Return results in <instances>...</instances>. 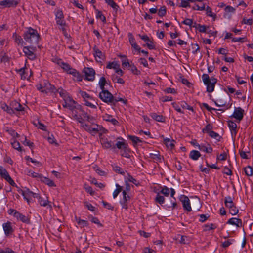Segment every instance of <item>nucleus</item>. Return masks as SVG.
I'll list each match as a JSON object with an SVG mask.
<instances>
[{
    "instance_id": "1",
    "label": "nucleus",
    "mask_w": 253,
    "mask_h": 253,
    "mask_svg": "<svg viewBox=\"0 0 253 253\" xmlns=\"http://www.w3.org/2000/svg\"><path fill=\"white\" fill-rule=\"evenodd\" d=\"M23 37L27 42L33 46L38 44L40 35L36 30L30 27L24 33Z\"/></svg>"
},
{
    "instance_id": "2",
    "label": "nucleus",
    "mask_w": 253,
    "mask_h": 253,
    "mask_svg": "<svg viewBox=\"0 0 253 253\" xmlns=\"http://www.w3.org/2000/svg\"><path fill=\"white\" fill-rule=\"evenodd\" d=\"M202 78L204 84L207 86V91L210 93L213 92L214 89L215 84L217 82V79L213 77L210 79L209 75L207 74H204L202 76Z\"/></svg>"
},
{
    "instance_id": "3",
    "label": "nucleus",
    "mask_w": 253,
    "mask_h": 253,
    "mask_svg": "<svg viewBox=\"0 0 253 253\" xmlns=\"http://www.w3.org/2000/svg\"><path fill=\"white\" fill-rule=\"evenodd\" d=\"M55 20L56 24L59 25V29L63 31L64 33H66L65 26L66 22L64 20V16L62 10L57 9L55 12Z\"/></svg>"
},
{
    "instance_id": "4",
    "label": "nucleus",
    "mask_w": 253,
    "mask_h": 253,
    "mask_svg": "<svg viewBox=\"0 0 253 253\" xmlns=\"http://www.w3.org/2000/svg\"><path fill=\"white\" fill-rule=\"evenodd\" d=\"M224 204L226 207L229 209L230 214L235 215L238 213L239 210L233 202V198L231 197H226L224 199Z\"/></svg>"
},
{
    "instance_id": "5",
    "label": "nucleus",
    "mask_w": 253,
    "mask_h": 253,
    "mask_svg": "<svg viewBox=\"0 0 253 253\" xmlns=\"http://www.w3.org/2000/svg\"><path fill=\"white\" fill-rule=\"evenodd\" d=\"M71 110L72 111V115L74 119L79 123L84 120L83 117L85 112L82 109L80 105L75 106Z\"/></svg>"
},
{
    "instance_id": "6",
    "label": "nucleus",
    "mask_w": 253,
    "mask_h": 253,
    "mask_svg": "<svg viewBox=\"0 0 253 253\" xmlns=\"http://www.w3.org/2000/svg\"><path fill=\"white\" fill-rule=\"evenodd\" d=\"M99 97L104 102L108 104H112L113 95L108 90H102L99 93Z\"/></svg>"
},
{
    "instance_id": "7",
    "label": "nucleus",
    "mask_w": 253,
    "mask_h": 253,
    "mask_svg": "<svg viewBox=\"0 0 253 253\" xmlns=\"http://www.w3.org/2000/svg\"><path fill=\"white\" fill-rule=\"evenodd\" d=\"M54 62L61 67L67 73L71 74L74 73L75 69H73L67 63L64 62L61 59H55Z\"/></svg>"
},
{
    "instance_id": "8",
    "label": "nucleus",
    "mask_w": 253,
    "mask_h": 253,
    "mask_svg": "<svg viewBox=\"0 0 253 253\" xmlns=\"http://www.w3.org/2000/svg\"><path fill=\"white\" fill-rule=\"evenodd\" d=\"M0 175L2 178L6 180L11 185H15V183L10 176L6 169L3 167L0 166Z\"/></svg>"
},
{
    "instance_id": "9",
    "label": "nucleus",
    "mask_w": 253,
    "mask_h": 253,
    "mask_svg": "<svg viewBox=\"0 0 253 253\" xmlns=\"http://www.w3.org/2000/svg\"><path fill=\"white\" fill-rule=\"evenodd\" d=\"M19 3L17 0H3L0 1V8L15 7Z\"/></svg>"
},
{
    "instance_id": "10",
    "label": "nucleus",
    "mask_w": 253,
    "mask_h": 253,
    "mask_svg": "<svg viewBox=\"0 0 253 253\" xmlns=\"http://www.w3.org/2000/svg\"><path fill=\"white\" fill-rule=\"evenodd\" d=\"M84 73L85 75V79L86 80L92 81L95 78V71L92 68H85L84 69Z\"/></svg>"
},
{
    "instance_id": "11",
    "label": "nucleus",
    "mask_w": 253,
    "mask_h": 253,
    "mask_svg": "<svg viewBox=\"0 0 253 253\" xmlns=\"http://www.w3.org/2000/svg\"><path fill=\"white\" fill-rule=\"evenodd\" d=\"M93 51L94 52L93 55L95 58L96 60L98 62H102L105 59V55L100 50L96 45L93 47Z\"/></svg>"
},
{
    "instance_id": "12",
    "label": "nucleus",
    "mask_w": 253,
    "mask_h": 253,
    "mask_svg": "<svg viewBox=\"0 0 253 253\" xmlns=\"http://www.w3.org/2000/svg\"><path fill=\"white\" fill-rule=\"evenodd\" d=\"M180 200L182 202L183 207L184 210H186L187 211H191L192 210L190 200L188 197L185 195H181Z\"/></svg>"
},
{
    "instance_id": "13",
    "label": "nucleus",
    "mask_w": 253,
    "mask_h": 253,
    "mask_svg": "<svg viewBox=\"0 0 253 253\" xmlns=\"http://www.w3.org/2000/svg\"><path fill=\"white\" fill-rule=\"evenodd\" d=\"M244 110L241 107H236L234 109V111L232 117L240 121L243 119L244 116Z\"/></svg>"
},
{
    "instance_id": "14",
    "label": "nucleus",
    "mask_w": 253,
    "mask_h": 253,
    "mask_svg": "<svg viewBox=\"0 0 253 253\" xmlns=\"http://www.w3.org/2000/svg\"><path fill=\"white\" fill-rule=\"evenodd\" d=\"M44 90H42L41 92L47 93L48 92H51L55 94L57 92L58 89L54 86V85L51 84L48 82L44 83Z\"/></svg>"
},
{
    "instance_id": "15",
    "label": "nucleus",
    "mask_w": 253,
    "mask_h": 253,
    "mask_svg": "<svg viewBox=\"0 0 253 253\" xmlns=\"http://www.w3.org/2000/svg\"><path fill=\"white\" fill-rule=\"evenodd\" d=\"M31 49H32V48L30 46H25L23 48V51L29 59L34 60L36 58V55Z\"/></svg>"
},
{
    "instance_id": "16",
    "label": "nucleus",
    "mask_w": 253,
    "mask_h": 253,
    "mask_svg": "<svg viewBox=\"0 0 253 253\" xmlns=\"http://www.w3.org/2000/svg\"><path fill=\"white\" fill-rule=\"evenodd\" d=\"M101 144L102 147L105 149L115 148L114 143L112 141H109L106 138H102L100 140Z\"/></svg>"
},
{
    "instance_id": "17",
    "label": "nucleus",
    "mask_w": 253,
    "mask_h": 253,
    "mask_svg": "<svg viewBox=\"0 0 253 253\" xmlns=\"http://www.w3.org/2000/svg\"><path fill=\"white\" fill-rule=\"evenodd\" d=\"M2 226L6 236H8L13 233V229L10 222H7L6 223H3Z\"/></svg>"
},
{
    "instance_id": "18",
    "label": "nucleus",
    "mask_w": 253,
    "mask_h": 253,
    "mask_svg": "<svg viewBox=\"0 0 253 253\" xmlns=\"http://www.w3.org/2000/svg\"><path fill=\"white\" fill-rule=\"evenodd\" d=\"M64 103H63V106L65 108H68L71 110L75 106L76 102L71 97L64 99Z\"/></svg>"
},
{
    "instance_id": "19",
    "label": "nucleus",
    "mask_w": 253,
    "mask_h": 253,
    "mask_svg": "<svg viewBox=\"0 0 253 253\" xmlns=\"http://www.w3.org/2000/svg\"><path fill=\"white\" fill-rule=\"evenodd\" d=\"M228 224L235 225L237 227L242 226V221L241 219L232 217L230 218L226 223Z\"/></svg>"
},
{
    "instance_id": "20",
    "label": "nucleus",
    "mask_w": 253,
    "mask_h": 253,
    "mask_svg": "<svg viewBox=\"0 0 253 253\" xmlns=\"http://www.w3.org/2000/svg\"><path fill=\"white\" fill-rule=\"evenodd\" d=\"M12 38L14 40V42L18 45L23 46L25 44V42L20 36L17 34L16 32L14 33L12 35Z\"/></svg>"
},
{
    "instance_id": "21",
    "label": "nucleus",
    "mask_w": 253,
    "mask_h": 253,
    "mask_svg": "<svg viewBox=\"0 0 253 253\" xmlns=\"http://www.w3.org/2000/svg\"><path fill=\"white\" fill-rule=\"evenodd\" d=\"M170 192V197L172 198V199L171 200V205H166V206L168 208H170L172 207L173 209L175 208L177 205L176 202V199L174 197V195L175 194V191L173 188L169 189V193Z\"/></svg>"
},
{
    "instance_id": "22",
    "label": "nucleus",
    "mask_w": 253,
    "mask_h": 253,
    "mask_svg": "<svg viewBox=\"0 0 253 253\" xmlns=\"http://www.w3.org/2000/svg\"><path fill=\"white\" fill-rule=\"evenodd\" d=\"M0 107L2 110L7 112V113L12 114L15 113L13 109L8 106L5 103L1 102Z\"/></svg>"
},
{
    "instance_id": "23",
    "label": "nucleus",
    "mask_w": 253,
    "mask_h": 253,
    "mask_svg": "<svg viewBox=\"0 0 253 253\" xmlns=\"http://www.w3.org/2000/svg\"><path fill=\"white\" fill-rule=\"evenodd\" d=\"M32 191L27 188L24 190V192L22 193V196L28 203L30 202V198L32 197Z\"/></svg>"
},
{
    "instance_id": "24",
    "label": "nucleus",
    "mask_w": 253,
    "mask_h": 253,
    "mask_svg": "<svg viewBox=\"0 0 253 253\" xmlns=\"http://www.w3.org/2000/svg\"><path fill=\"white\" fill-rule=\"evenodd\" d=\"M26 69L27 68L25 66L24 67L21 68L19 69H16L15 71L17 73H18L20 74L21 76V79L22 80H25L27 78V75L26 73Z\"/></svg>"
},
{
    "instance_id": "25",
    "label": "nucleus",
    "mask_w": 253,
    "mask_h": 253,
    "mask_svg": "<svg viewBox=\"0 0 253 253\" xmlns=\"http://www.w3.org/2000/svg\"><path fill=\"white\" fill-rule=\"evenodd\" d=\"M103 118L104 120L111 123L114 125H119L118 121L115 118H113L111 115H106L103 117Z\"/></svg>"
},
{
    "instance_id": "26",
    "label": "nucleus",
    "mask_w": 253,
    "mask_h": 253,
    "mask_svg": "<svg viewBox=\"0 0 253 253\" xmlns=\"http://www.w3.org/2000/svg\"><path fill=\"white\" fill-rule=\"evenodd\" d=\"M164 142L166 146L170 149H172L174 147L175 141L174 140H170L169 138H165L164 139Z\"/></svg>"
},
{
    "instance_id": "27",
    "label": "nucleus",
    "mask_w": 253,
    "mask_h": 253,
    "mask_svg": "<svg viewBox=\"0 0 253 253\" xmlns=\"http://www.w3.org/2000/svg\"><path fill=\"white\" fill-rule=\"evenodd\" d=\"M41 180L42 182L44 183L45 184L48 185L49 187H55L56 186V185L55 184L53 181L47 177L42 176V179Z\"/></svg>"
},
{
    "instance_id": "28",
    "label": "nucleus",
    "mask_w": 253,
    "mask_h": 253,
    "mask_svg": "<svg viewBox=\"0 0 253 253\" xmlns=\"http://www.w3.org/2000/svg\"><path fill=\"white\" fill-rule=\"evenodd\" d=\"M150 116L153 119L158 122H164L165 121V118L161 115H158L155 113H152Z\"/></svg>"
},
{
    "instance_id": "29",
    "label": "nucleus",
    "mask_w": 253,
    "mask_h": 253,
    "mask_svg": "<svg viewBox=\"0 0 253 253\" xmlns=\"http://www.w3.org/2000/svg\"><path fill=\"white\" fill-rule=\"evenodd\" d=\"M200 153L197 150H192L190 152L189 157L193 160H197L201 156Z\"/></svg>"
},
{
    "instance_id": "30",
    "label": "nucleus",
    "mask_w": 253,
    "mask_h": 253,
    "mask_svg": "<svg viewBox=\"0 0 253 253\" xmlns=\"http://www.w3.org/2000/svg\"><path fill=\"white\" fill-rule=\"evenodd\" d=\"M228 124L229 127L230 128V129L232 132V133L234 132V135H236L237 133V124L232 121H229L228 122Z\"/></svg>"
},
{
    "instance_id": "31",
    "label": "nucleus",
    "mask_w": 253,
    "mask_h": 253,
    "mask_svg": "<svg viewBox=\"0 0 253 253\" xmlns=\"http://www.w3.org/2000/svg\"><path fill=\"white\" fill-rule=\"evenodd\" d=\"M125 180L127 182H132L136 186L139 185V182L134 178L129 173H127V177L125 176Z\"/></svg>"
},
{
    "instance_id": "32",
    "label": "nucleus",
    "mask_w": 253,
    "mask_h": 253,
    "mask_svg": "<svg viewBox=\"0 0 253 253\" xmlns=\"http://www.w3.org/2000/svg\"><path fill=\"white\" fill-rule=\"evenodd\" d=\"M11 105L12 106V108L13 110L16 111H22L23 110V107L18 102L16 101L12 102Z\"/></svg>"
},
{
    "instance_id": "33",
    "label": "nucleus",
    "mask_w": 253,
    "mask_h": 253,
    "mask_svg": "<svg viewBox=\"0 0 253 253\" xmlns=\"http://www.w3.org/2000/svg\"><path fill=\"white\" fill-rule=\"evenodd\" d=\"M122 150V152L121 153L122 156L126 157V158H130V156L129 154L130 152V150L128 148V145L126 147H125Z\"/></svg>"
},
{
    "instance_id": "34",
    "label": "nucleus",
    "mask_w": 253,
    "mask_h": 253,
    "mask_svg": "<svg viewBox=\"0 0 253 253\" xmlns=\"http://www.w3.org/2000/svg\"><path fill=\"white\" fill-rule=\"evenodd\" d=\"M113 169L114 171L122 175H125V172L124 170L117 165H112Z\"/></svg>"
},
{
    "instance_id": "35",
    "label": "nucleus",
    "mask_w": 253,
    "mask_h": 253,
    "mask_svg": "<svg viewBox=\"0 0 253 253\" xmlns=\"http://www.w3.org/2000/svg\"><path fill=\"white\" fill-rule=\"evenodd\" d=\"M57 92L59 93L60 96L63 99V100L70 97L66 91L61 88L58 89Z\"/></svg>"
},
{
    "instance_id": "36",
    "label": "nucleus",
    "mask_w": 253,
    "mask_h": 253,
    "mask_svg": "<svg viewBox=\"0 0 253 253\" xmlns=\"http://www.w3.org/2000/svg\"><path fill=\"white\" fill-rule=\"evenodd\" d=\"M105 2L116 11L118 10L119 7L113 0H107Z\"/></svg>"
},
{
    "instance_id": "37",
    "label": "nucleus",
    "mask_w": 253,
    "mask_h": 253,
    "mask_svg": "<svg viewBox=\"0 0 253 253\" xmlns=\"http://www.w3.org/2000/svg\"><path fill=\"white\" fill-rule=\"evenodd\" d=\"M80 93L82 97L84 99V101H85V100H87V99L91 100H93V98L85 91L80 90Z\"/></svg>"
},
{
    "instance_id": "38",
    "label": "nucleus",
    "mask_w": 253,
    "mask_h": 253,
    "mask_svg": "<svg viewBox=\"0 0 253 253\" xmlns=\"http://www.w3.org/2000/svg\"><path fill=\"white\" fill-rule=\"evenodd\" d=\"M161 193H158L155 198V201L160 205H162L165 202V198L163 196L160 195Z\"/></svg>"
},
{
    "instance_id": "39",
    "label": "nucleus",
    "mask_w": 253,
    "mask_h": 253,
    "mask_svg": "<svg viewBox=\"0 0 253 253\" xmlns=\"http://www.w3.org/2000/svg\"><path fill=\"white\" fill-rule=\"evenodd\" d=\"M129 42L132 47H133L135 50L137 51H140V48L136 43L135 42V39L133 37H131L129 38Z\"/></svg>"
},
{
    "instance_id": "40",
    "label": "nucleus",
    "mask_w": 253,
    "mask_h": 253,
    "mask_svg": "<svg viewBox=\"0 0 253 253\" xmlns=\"http://www.w3.org/2000/svg\"><path fill=\"white\" fill-rule=\"evenodd\" d=\"M244 171L247 176H251L253 174V168L248 166L244 168Z\"/></svg>"
},
{
    "instance_id": "41",
    "label": "nucleus",
    "mask_w": 253,
    "mask_h": 253,
    "mask_svg": "<svg viewBox=\"0 0 253 253\" xmlns=\"http://www.w3.org/2000/svg\"><path fill=\"white\" fill-rule=\"evenodd\" d=\"M96 18L100 19L104 23H106V19L105 16L102 14L101 11L98 10H96Z\"/></svg>"
},
{
    "instance_id": "42",
    "label": "nucleus",
    "mask_w": 253,
    "mask_h": 253,
    "mask_svg": "<svg viewBox=\"0 0 253 253\" xmlns=\"http://www.w3.org/2000/svg\"><path fill=\"white\" fill-rule=\"evenodd\" d=\"M94 126V127H92L91 129L92 134L94 135L96 134L99 131H101L103 127L97 124H93Z\"/></svg>"
},
{
    "instance_id": "43",
    "label": "nucleus",
    "mask_w": 253,
    "mask_h": 253,
    "mask_svg": "<svg viewBox=\"0 0 253 253\" xmlns=\"http://www.w3.org/2000/svg\"><path fill=\"white\" fill-rule=\"evenodd\" d=\"M11 144L12 147L14 149H15L19 151H22L21 147L20 146V144L18 141H17L15 140H14L13 142H11Z\"/></svg>"
},
{
    "instance_id": "44",
    "label": "nucleus",
    "mask_w": 253,
    "mask_h": 253,
    "mask_svg": "<svg viewBox=\"0 0 253 253\" xmlns=\"http://www.w3.org/2000/svg\"><path fill=\"white\" fill-rule=\"evenodd\" d=\"M150 158L153 160L159 162H160L161 160L160 155L158 152H157L156 154L150 153Z\"/></svg>"
},
{
    "instance_id": "45",
    "label": "nucleus",
    "mask_w": 253,
    "mask_h": 253,
    "mask_svg": "<svg viewBox=\"0 0 253 253\" xmlns=\"http://www.w3.org/2000/svg\"><path fill=\"white\" fill-rule=\"evenodd\" d=\"M215 104L217 106L224 107L226 105V102L223 100V98H219L215 101Z\"/></svg>"
},
{
    "instance_id": "46",
    "label": "nucleus",
    "mask_w": 253,
    "mask_h": 253,
    "mask_svg": "<svg viewBox=\"0 0 253 253\" xmlns=\"http://www.w3.org/2000/svg\"><path fill=\"white\" fill-rule=\"evenodd\" d=\"M120 67L119 64H118L117 62H109L106 66V68L108 69H117Z\"/></svg>"
},
{
    "instance_id": "47",
    "label": "nucleus",
    "mask_w": 253,
    "mask_h": 253,
    "mask_svg": "<svg viewBox=\"0 0 253 253\" xmlns=\"http://www.w3.org/2000/svg\"><path fill=\"white\" fill-rule=\"evenodd\" d=\"M106 83V80L104 77H102L100 78L99 81V85L101 90L105 89L104 86Z\"/></svg>"
},
{
    "instance_id": "48",
    "label": "nucleus",
    "mask_w": 253,
    "mask_h": 253,
    "mask_svg": "<svg viewBox=\"0 0 253 253\" xmlns=\"http://www.w3.org/2000/svg\"><path fill=\"white\" fill-rule=\"evenodd\" d=\"M159 193L168 197L169 194V189L166 186H164L162 187Z\"/></svg>"
},
{
    "instance_id": "49",
    "label": "nucleus",
    "mask_w": 253,
    "mask_h": 253,
    "mask_svg": "<svg viewBox=\"0 0 253 253\" xmlns=\"http://www.w3.org/2000/svg\"><path fill=\"white\" fill-rule=\"evenodd\" d=\"M123 140V141H118L116 144V146L119 149H123L125 147H126L127 144L124 142V140L123 138H121Z\"/></svg>"
},
{
    "instance_id": "50",
    "label": "nucleus",
    "mask_w": 253,
    "mask_h": 253,
    "mask_svg": "<svg viewBox=\"0 0 253 253\" xmlns=\"http://www.w3.org/2000/svg\"><path fill=\"white\" fill-rule=\"evenodd\" d=\"M80 123H81V126L83 128H84L85 130H86V131L92 134L91 129H92V127L89 126V125H88L86 124H84V123L83 121H82Z\"/></svg>"
},
{
    "instance_id": "51",
    "label": "nucleus",
    "mask_w": 253,
    "mask_h": 253,
    "mask_svg": "<svg viewBox=\"0 0 253 253\" xmlns=\"http://www.w3.org/2000/svg\"><path fill=\"white\" fill-rule=\"evenodd\" d=\"M116 189L114 190L113 194L114 198H115L122 190V187L120 186L118 184H116Z\"/></svg>"
},
{
    "instance_id": "52",
    "label": "nucleus",
    "mask_w": 253,
    "mask_h": 253,
    "mask_svg": "<svg viewBox=\"0 0 253 253\" xmlns=\"http://www.w3.org/2000/svg\"><path fill=\"white\" fill-rule=\"evenodd\" d=\"M212 129V126L210 124H208L206 125V127L202 129V132L203 133H208V134L210 133V132H211Z\"/></svg>"
},
{
    "instance_id": "53",
    "label": "nucleus",
    "mask_w": 253,
    "mask_h": 253,
    "mask_svg": "<svg viewBox=\"0 0 253 253\" xmlns=\"http://www.w3.org/2000/svg\"><path fill=\"white\" fill-rule=\"evenodd\" d=\"M209 135L212 138H214L218 141H219L220 140L221 136H220L217 133H216L213 131L210 132V133L209 134Z\"/></svg>"
},
{
    "instance_id": "54",
    "label": "nucleus",
    "mask_w": 253,
    "mask_h": 253,
    "mask_svg": "<svg viewBox=\"0 0 253 253\" xmlns=\"http://www.w3.org/2000/svg\"><path fill=\"white\" fill-rule=\"evenodd\" d=\"M166 8L163 6L159 9L158 14L160 17H163L166 15Z\"/></svg>"
},
{
    "instance_id": "55",
    "label": "nucleus",
    "mask_w": 253,
    "mask_h": 253,
    "mask_svg": "<svg viewBox=\"0 0 253 253\" xmlns=\"http://www.w3.org/2000/svg\"><path fill=\"white\" fill-rule=\"evenodd\" d=\"M128 138L133 142L134 144H136L139 142H142V141L139 139V138L137 136L129 135Z\"/></svg>"
},
{
    "instance_id": "56",
    "label": "nucleus",
    "mask_w": 253,
    "mask_h": 253,
    "mask_svg": "<svg viewBox=\"0 0 253 253\" xmlns=\"http://www.w3.org/2000/svg\"><path fill=\"white\" fill-rule=\"evenodd\" d=\"M130 70L131 71L132 73L135 75H140L141 73L140 71L138 70L136 67L134 65L132 64L131 65L130 67Z\"/></svg>"
},
{
    "instance_id": "57",
    "label": "nucleus",
    "mask_w": 253,
    "mask_h": 253,
    "mask_svg": "<svg viewBox=\"0 0 253 253\" xmlns=\"http://www.w3.org/2000/svg\"><path fill=\"white\" fill-rule=\"evenodd\" d=\"M34 124L39 129H42V130H45L46 129L45 126L42 123H41L39 121H37V122H34Z\"/></svg>"
},
{
    "instance_id": "58",
    "label": "nucleus",
    "mask_w": 253,
    "mask_h": 253,
    "mask_svg": "<svg viewBox=\"0 0 253 253\" xmlns=\"http://www.w3.org/2000/svg\"><path fill=\"white\" fill-rule=\"evenodd\" d=\"M119 101H121V102H122L123 103H124V104H126V100H124L123 98H121V97H114L113 96V102H112V104L113 105H115L117 102H119Z\"/></svg>"
},
{
    "instance_id": "59",
    "label": "nucleus",
    "mask_w": 253,
    "mask_h": 253,
    "mask_svg": "<svg viewBox=\"0 0 253 253\" xmlns=\"http://www.w3.org/2000/svg\"><path fill=\"white\" fill-rule=\"evenodd\" d=\"M74 72L71 74L74 77L76 78V79L78 81H81L82 80V76L78 72L76 69L74 70Z\"/></svg>"
},
{
    "instance_id": "60",
    "label": "nucleus",
    "mask_w": 253,
    "mask_h": 253,
    "mask_svg": "<svg viewBox=\"0 0 253 253\" xmlns=\"http://www.w3.org/2000/svg\"><path fill=\"white\" fill-rule=\"evenodd\" d=\"M83 118L86 119L87 121L90 122L92 124H93V122L94 120V118L92 116L88 115L86 112H85V114H84Z\"/></svg>"
},
{
    "instance_id": "61",
    "label": "nucleus",
    "mask_w": 253,
    "mask_h": 253,
    "mask_svg": "<svg viewBox=\"0 0 253 253\" xmlns=\"http://www.w3.org/2000/svg\"><path fill=\"white\" fill-rule=\"evenodd\" d=\"M190 6L189 4V1L188 0H182L181 1V4L179 5L180 7L187 8Z\"/></svg>"
},
{
    "instance_id": "62",
    "label": "nucleus",
    "mask_w": 253,
    "mask_h": 253,
    "mask_svg": "<svg viewBox=\"0 0 253 253\" xmlns=\"http://www.w3.org/2000/svg\"><path fill=\"white\" fill-rule=\"evenodd\" d=\"M38 202L41 206L45 207L48 205L49 201L47 200L43 199L42 197H39Z\"/></svg>"
},
{
    "instance_id": "63",
    "label": "nucleus",
    "mask_w": 253,
    "mask_h": 253,
    "mask_svg": "<svg viewBox=\"0 0 253 253\" xmlns=\"http://www.w3.org/2000/svg\"><path fill=\"white\" fill-rule=\"evenodd\" d=\"M19 220L24 223H30V218L28 217H27L22 214H21V216H20Z\"/></svg>"
},
{
    "instance_id": "64",
    "label": "nucleus",
    "mask_w": 253,
    "mask_h": 253,
    "mask_svg": "<svg viewBox=\"0 0 253 253\" xmlns=\"http://www.w3.org/2000/svg\"><path fill=\"white\" fill-rule=\"evenodd\" d=\"M112 80H113V82L117 83L122 84L125 83V81L123 79H122L117 76H113Z\"/></svg>"
}]
</instances>
